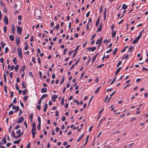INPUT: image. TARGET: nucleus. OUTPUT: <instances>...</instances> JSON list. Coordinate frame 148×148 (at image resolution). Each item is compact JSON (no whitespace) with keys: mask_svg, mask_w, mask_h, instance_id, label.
<instances>
[{"mask_svg":"<svg viewBox=\"0 0 148 148\" xmlns=\"http://www.w3.org/2000/svg\"><path fill=\"white\" fill-rule=\"evenodd\" d=\"M32 134H36V124L35 123H33L32 125Z\"/></svg>","mask_w":148,"mask_h":148,"instance_id":"1","label":"nucleus"},{"mask_svg":"<svg viewBox=\"0 0 148 148\" xmlns=\"http://www.w3.org/2000/svg\"><path fill=\"white\" fill-rule=\"evenodd\" d=\"M142 36V34H141L137 36V37L132 41V44H134L137 43L138 41Z\"/></svg>","mask_w":148,"mask_h":148,"instance_id":"2","label":"nucleus"},{"mask_svg":"<svg viewBox=\"0 0 148 148\" xmlns=\"http://www.w3.org/2000/svg\"><path fill=\"white\" fill-rule=\"evenodd\" d=\"M17 52L19 56L21 59L22 58V51H21V48H18L17 49Z\"/></svg>","mask_w":148,"mask_h":148,"instance_id":"3","label":"nucleus"},{"mask_svg":"<svg viewBox=\"0 0 148 148\" xmlns=\"http://www.w3.org/2000/svg\"><path fill=\"white\" fill-rule=\"evenodd\" d=\"M17 31L18 33V34H21V32L22 30V28L18 26H17Z\"/></svg>","mask_w":148,"mask_h":148,"instance_id":"4","label":"nucleus"},{"mask_svg":"<svg viewBox=\"0 0 148 148\" xmlns=\"http://www.w3.org/2000/svg\"><path fill=\"white\" fill-rule=\"evenodd\" d=\"M11 27H12L11 31H12V34L13 35H15V31L16 29V28L13 24L11 26Z\"/></svg>","mask_w":148,"mask_h":148,"instance_id":"5","label":"nucleus"},{"mask_svg":"<svg viewBox=\"0 0 148 148\" xmlns=\"http://www.w3.org/2000/svg\"><path fill=\"white\" fill-rule=\"evenodd\" d=\"M79 46H80V45H79L78 46H77L76 47V48L75 50V51H74V53H73V58H74L75 57V55L77 53V50H78L79 48Z\"/></svg>","mask_w":148,"mask_h":148,"instance_id":"6","label":"nucleus"},{"mask_svg":"<svg viewBox=\"0 0 148 148\" xmlns=\"http://www.w3.org/2000/svg\"><path fill=\"white\" fill-rule=\"evenodd\" d=\"M24 119V118L23 116H20L19 118V120L17 121V123H21L23 121Z\"/></svg>","mask_w":148,"mask_h":148,"instance_id":"7","label":"nucleus"},{"mask_svg":"<svg viewBox=\"0 0 148 148\" xmlns=\"http://www.w3.org/2000/svg\"><path fill=\"white\" fill-rule=\"evenodd\" d=\"M4 20L6 25H8V19L7 16L4 17Z\"/></svg>","mask_w":148,"mask_h":148,"instance_id":"8","label":"nucleus"},{"mask_svg":"<svg viewBox=\"0 0 148 148\" xmlns=\"http://www.w3.org/2000/svg\"><path fill=\"white\" fill-rule=\"evenodd\" d=\"M20 37H18V38H16V43L18 46L19 45L20 43Z\"/></svg>","mask_w":148,"mask_h":148,"instance_id":"9","label":"nucleus"},{"mask_svg":"<svg viewBox=\"0 0 148 148\" xmlns=\"http://www.w3.org/2000/svg\"><path fill=\"white\" fill-rule=\"evenodd\" d=\"M100 21V17H99L96 23V26H97L98 25Z\"/></svg>","mask_w":148,"mask_h":148,"instance_id":"10","label":"nucleus"},{"mask_svg":"<svg viewBox=\"0 0 148 148\" xmlns=\"http://www.w3.org/2000/svg\"><path fill=\"white\" fill-rule=\"evenodd\" d=\"M57 97L58 96L56 95L55 94H54L53 96L52 97L51 99L53 101H55L56 99H57Z\"/></svg>","mask_w":148,"mask_h":148,"instance_id":"11","label":"nucleus"},{"mask_svg":"<svg viewBox=\"0 0 148 148\" xmlns=\"http://www.w3.org/2000/svg\"><path fill=\"white\" fill-rule=\"evenodd\" d=\"M47 92V88H42L41 92L43 93Z\"/></svg>","mask_w":148,"mask_h":148,"instance_id":"12","label":"nucleus"},{"mask_svg":"<svg viewBox=\"0 0 148 148\" xmlns=\"http://www.w3.org/2000/svg\"><path fill=\"white\" fill-rule=\"evenodd\" d=\"M116 35V31L114 30H113L112 33H111V35L112 36V38H113Z\"/></svg>","mask_w":148,"mask_h":148,"instance_id":"13","label":"nucleus"},{"mask_svg":"<svg viewBox=\"0 0 148 148\" xmlns=\"http://www.w3.org/2000/svg\"><path fill=\"white\" fill-rule=\"evenodd\" d=\"M6 135H5L4 136V137L2 139V141L3 142V143L5 144L6 143Z\"/></svg>","mask_w":148,"mask_h":148,"instance_id":"14","label":"nucleus"},{"mask_svg":"<svg viewBox=\"0 0 148 148\" xmlns=\"http://www.w3.org/2000/svg\"><path fill=\"white\" fill-rule=\"evenodd\" d=\"M48 106L47 104L46 103L44 106V112H45L47 110Z\"/></svg>","mask_w":148,"mask_h":148,"instance_id":"15","label":"nucleus"},{"mask_svg":"<svg viewBox=\"0 0 148 148\" xmlns=\"http://www.w3.org/2000/svg\"><path fill=\"white\" fill-rule=\"evenodd\" d=\"M121 69V67H120L116 71V72L115 73V75H116L117 74L119 73L120 71V70Z\"/></svg>","mask_w":148,"mask_h":148,"instance_id":"16","label":"nucleus"},{"mask_svg":"<svg viewBox=\"0 0 148 148\" xmlns=\"http://www.w3.org/2000/svg\"><path fill=\"white\" fill-rule=\"evenodd\" d=\"M23 134V132H21V133H20L18 134L16 136V138H18L21 136Z\"/></svg>","mask_w":148,"mask_h":148,"instance_id":"17","label":"nucleus"},{"mask_svg":"<svg viewBox=\"0 0 148 148\" xmlns=\"http://www.w3.org/2000/svg\"><path fill=\"white\" fill-rule=\"evenodd\" d=\"M9 38L11 40L13 41L14 40V37L13 35H10L9 36Z\"/></svg>","mask_w":148,"mask_h":148,"instance_id":"18","label":"nucleus"},{"mask_svg":"<svg viewBox=\"0 0 148 148\" xmlns=\"http://www.w3.org/2000/svg\"><path fill=\"white\" fill-rule=\"evenodd\" d=\"M98 54H99L98 53H97V54L93 57V58L92 60V63H93L94 61L96 59V58L97 56L98 55Z\"/></svg>","mask_w":148,"mask_h":148,"instance_id":"19","label":"nucleus"},{"mask_svg":"<svg viewBox=\"0 0 148 148\" xmlns=\"http://www.w3.org/2000/svg\"><path fill=\"white\" fill-rule=\"evenodd\" d=\"M127 8V5H125V4L123 5L122 8L123 10H125Z\"/></svg>","mask_w":148,"mask_h":148,"instance_id":"20","label":"nucleus"},{"mask_svg":"<svg viewBox=\"0 0 148 148\" xmlns=\"http://www.w3.org/2000/svg\"><path fill=\"white\" fill-rule=\"evenodd\" d=\"M48 96V95L47 94H44L42 96V97H40V98H41V99H43L47 97Z\"/></svg>","mask_w":148,"mask_h":148,"instance_id":"21","label":"nucleus"},{"mask_svg":"<svg viewBox=\"0 0 148 148\" xmlns=\"http://www.w3.org/2000/svg\"><path fill=\"white\" fill-rule=\"evenodd\" d=\"M1 44L2 46V48L3 49L4 48V46L6 44L4 43L3 41H1Z\"/></svg>","mask_w":148,"mask_h":148,"instance_id":"22","label":"nucleus"},{"mask_svg":"<svg viewBox=\"0 0 148 148\" xmlns=\"http://www.w3.org/2000/svg\"><path fill=\"white\" fill-rule=\"evenodd\" d=\"M89 135H87V136L86 138V140L85 143L84 144V146H85L86 145V143H87L88 140L89 139Z\"/></svg>","mask_w":148,"mask_h":148,"instance_id":"23","label":"nucleus"},{"mask_svg":"<svg viewBox=\"0 0 148 148\" xmlns=\"http://www.w3.org/2000/svg\"><path fill=\"white\" fill-rule=\"evenodd\" d=\"M96 47H90V51H94L96 49Z\"/></svg>","mask_w":148,"mask_h":148,"instance_id":"24","label":"nucleus"},{"mask_svg":"<svg viewBox=\"0 0 148 148\" xmlns=\"http://www.w3.org/2000/svg\"><path fill=\"white\" fill-rule=\"evenodd\" d=\"M12 137L14 138H16V136H15L14 132V131H12Z\"/></svg>","mask_w":148,"mask_h":148,"instance_id":"25","label":"nucleus"},{"mask_svg":"<svg viewBox=\"0 0 148 148\" xmlns=\"http://www.w3.org/2000/svg\"><path fill=\"white\" fill-rule=\"evenodd\" d=\"M129 56V54H127L126 55L123 56L122 58V59L124 60L125 58H127Z\"/></svg>","mask_w":148,"mask_h":148,"instance_id":"26","label":"nucleus"},{"mask_svg":"<svg viewBox=\"0 0 148 148\" xmlns=\"http://www.w3.org/2000/svg\"><path fill=\"white\" fill-rule=\"evenodd\" d=\"M21 139H20L17 141H14L13 143L14 144H18L19 143Z\"/></svg>","mask_w":148,"mask_h":148,"instance_id":"27","label":"nucleus"},{"mask_svg":"<svg viewBox=\"0 0 148 148\" xmlns=\"http://www.w3.org/2000/svg\"><path fill=\"white\" fill-rule=\"evenodd\" d=\"M27 92V89H25V90H23V95H25L26 93Z\"/></svg>","mask_w":148,"mask_h":148,"instance_id":"28","label":"nucleus"},{"mask_svg":"<svg viewBox=\"0 0 148 148\" xmlns=\"http://www.w3.org/2000/svg\"><path fill=\"white\" fill-rule=\"evenodd\" d=\"M118 49L117 48H115L114 51L113 52V54L115 55L116 54V52L117 51Z\"/></svg>","mask_w":148,"mask_h":148,"instance_id":"29","label":"nucleus"},{"mask_svg":"<svg viewBox=\"0 0 148 148\" xmlns=\"http://www.w3.org/2000/svg\"><path fill=\"white\" fill-rule=\"evenodd\" d=\"M12 61L15 64H16L17 62V60L16 58H13L12 60Z\"/></svg>","mask_w":148,"mask_h":148,"instance_id":"30","label":"nucleus"},{"mask_svg":"<svg viewBox=\"0 0 148 148\" xmlns=\"http://www.w3.org/2000/svg\"><path fill=\"white\" fill-rule=\"evenodd\" d=\"M103 7L102 5H101L100 6V11L101 13H102V11H103Z\"/></svg>","mask_w":148,"mask_h":148,"instance_id":"31","label":"nucleus"},{"mask_svg":"<svg viewBox=\"0 0 148 148\" xmlns=\"http://www.w3.org/2000/svg\"><path fill=\"white\" fill-rule=\"evenodd\" d=\"M38 123L41 124V119L40 116H38Z\"/></svg>","mask_w":148,"mask_h":148,"instance_id":"32","label":"nucleus"},{"mask_svg":"<svg viewBox=\"0 0 148 148\" xmlns=\"http://www.w3.org/2000/svg\"><path fill=\"white\" fill-rule=\"evenodd\" d=\"M22 86L23 88H25L26 87V86L24 84V82L23 81L22 82Z\"/></svg>","mask_w":148,"mask_h":148,"instance_id":"33","label":"nucleus"},{"mask_svg":"<svg viewBox=\"0 0 148 148\" xmlns=\"http://www.w3.org/2000/svg\"><path fill=\"white\" fill-rule=\"evenodd\" d=\"M19 67L18 65H17L15 68V70L16 72H17Z\"/></svg>","mask_w":148,"mask_h":148,"instance_id":"34","label":"nucleus"},{"mask_svg":"<svg viewBox=\"0 0 148 148\" xmlns=\"http://www.w3.org/2000/svg\"><path fill=\"white\" fill-rule=\"evenodd\" d=\"M64 77H62L61 80L60 82V84H62L63 83V82L64 81Z\"/></svg>","mask_w":148,"mask_h":148,"instance_id":"35","label":"nucleus"},{"mask_svg":"<svg viewBox=\"0 0 148 148\" xmlns=\"http://www.w3.org/2000/svg\"><path fill=\"white\" fill-rule=\"evenodd\" d=\"M101 87V86H100L99 87H98L97 89L95 91V93H97L99 91L100 88Z\"/></svg>","mask_w":148,"mask_h":148,"instance_id":"36","label":"nucleus"},{"mask_svg":"<svg viewBox=\"0 0 148 148\" xmlns=\"http://www.w3.org/2000/svg\"><path fill=\"white\" fill-rule=\"evenodd\" d=\"M102 28V27H101V26H99V27L98 29L97 32H98V31L100 32V31H101V30Z\"/></svg>","mask_w":148,"mask_h":148,"instance_id":"37","label":"nucleus"},{"mask_svg":"<svg viewBox=\"0 0 148 148\" xmlns=\"http://www.w3.org/2000/svg\"><path fill=\"white\" fill-rule=\"evenodd\" d=\"M73 101H74V102L75 103H77V105H79V102L78 101V100H75V99H74Z\"/></svg>","mask_w":148,"mask_h":148,"instance_id":"38","label":"nucleus"},{"mask_svg":"<svg viewBox=\"0 0 148 148\" xmlns=\"http://www.w3.org/2000/svg\"><path fill=\"white\" fill-rule=\"evenodd\" d=\"M67 51V48H65L64 50V52H63V54L64 55H65L66 53V51Z\"/></svg>","mask_w":148,"mask_h":148,"instance_id":"39","label":"nucleus"},{"mask_svg":"<svg viewBox=\"0 0 148 148\" xmlns=\"http://www.w3.org/2000/svg\"><path fill=\"white\" fill-rule=\"evenodd\" d=\"M33 113H32L31 114V115H30V119L32 121V119L33 118Z\"/></svg>","mask_w":148,"mask_h":148,"instance_id":"40","label":"nucleus"},{"mask_svg":"<svg viewBox=\"0 0 148 148\" xmlns=\"http://www.w3.org/2000/svg\"><path fill=\"white\" fill-rule=\"evenodd\" d=\"M28 96L27 95H26V96H25L24 97H23V99L25 101H26L27 99H28Z\"/></svg>","mask_w":148,"mask_h":148,"instance_id":"41","label":"nucleus"},{"mask_svg":"<svg viewBox=\"0 0 148 148\" xmlns=\"http://www.w3.org/2000/svg\"><path fill=\"white\" fill-rule=\"evenodd\" d=\"M122 62L121 61H119L118 62V64H117L116 67H118L121 64Z\"/></svg>","mask_w":148,"mask_h":148,"instance_id":"42","label":"nucleus"},{"mask_svg":"<svg viewBox=\"0 0 148 148\" xmlns=\"http://www.w3.org/2000/svg\"><path fill=\"white\" fill-rule=\"evenodd\" d=\"M25 67H26V66H25V65L23 66L22 67V69H21V71H24L25 70Z\"/></svg>","mask_w":148,"mask_h":148,"instance_id":"43","label":"nucleus"},{"mask_svg":"<svg viewBox=\"0 0 148 148\" xmlns=\"http://www.w3.org/2000/svg\"><path fill=\"white\" fill-rule=\"evenodd\" d=\"M31 144V143L30 142H29L27 146V148H30V147Z\"/></svg>","mask_w":148,"mask_h":148,"instance_id":"44","label":"nucleus"},{"mask_svg":"<svg viewBox=\"0 0 148 148\" xmlns=\"http://www.w3.org/2000/svg\"><path fill=\"white\" fill-rule=\"evenodd\" d=\"M20 102L21 106V107L23 108H24V106L23 103H22L21 101H20Z\"/></svg>","mask_w":148,"mask_h":148,"instance_id":"45","label":"nucleus"},{"mask_svg":"<svg viewBox=\"0 0 148 148\" xmlns=\"http://www.w3.org/2000/svg\"><path fill=\"white\" fill-rule=\"evenodd\" d=\"M8 47H6L5 48V53H8Z\"/></svg>","mask_w":148,"mask_h":148,"instance_id":"46","label":"nucleus"},{"mask_svg":"<svg viewBox=\"0 0 148 148\" xmlns=\"http://www.w3.org/2000/svg\"><path fill=\"white\" fill-rule=\"evenodd\" d=\"M7 29L6 26H5L3 27V31L4 33H6Z\"/></svg>","mask_w":148,"mask_h":148,"instance_id":"47","label":"nucleus"},{"mask_svg":"<svg viewBox=\"0 0 148 148\" xmlns=\"http://www.w3.org/2000/svg\"><path fill=\"white\" fill-rule=\"evenodd\" d=\"M16 102H17L16 98V97H14V99L13 102L14 103H16Z\"/></svg>","mask_w":148,"mask_h":148,"instance_id":"48","label":"nucleus"},{"mask_svg":"<svg viewBox=\"0 0 148 148\" xmlns=\"http://www.w3.org/2000/svg\"><path fill=\"white\" fill-rule=\"evenodd\" d=\"M133 49V47H130L129 49V52H130V51H132V50Z\"/></svg>","mask_w":148,"mask_h":148,"instance_id":"49","label":"nucleus"},{"mask_svg":"<svg viewBox=\"0 0 148 148\" xmlns=\"http://www.w3.org/2000/svg\"><path fill=\"white\" fill-rule=\"evenodd\" d=\"M70 82H68L66 84V86L67 88H68L70 86Z\"/></svg>","mask_w":148,"mask_h":148,"instance_id":"50","label":"nucleus"},{"mask_svg":"<svg viewBox=\"0 0 148 148\" xmlns=\"http://www.w3.org/2000/svg\"><path fill=\"white\" fill-rule=\"evenodd\" d=\"M99 39H98L97 42H96V43H95V44L96 45V44H98L99 45H98V47L101 44H100L99 42Z\"/></svg>","mask_w":148,"mask_h":148,"instance_id":"51","label":"nucleus"},{"mask_svg":"<svg viewBox=\"0 0 148 148\" xmlns=\"http://www.w3.org/2000/svg\"><path fill=\"white\" fill-rule=\"evenodd\" d=\"M116 77V76L114 78V80L111 82V83H110L111 84H113V83L115 82V81Z\"/></svg>","mask_w":148,"mask_h":148,"instance_id":"52","label":"nucleus"},{"mask_svg":"<svg viewBox=\"0 0 148 148\" xmlns=\"http://www.w3.org/2000/svg\"><path fill=\"white\" fill-rule=\"evenodd\" d=\"M104 65V64H102L101 65H100L99 66H98L97 67V68H102V67Z\"/></svg>","mask_w":148,"mask_h":148,"instance_id":"53","label":"nucleus"},{"mask_svg":"<svg viewBox=\"0 0 148 148\" xmlns=\"http://www.w3.org/2000/svg\"><path fill=\"white\" fill-rule=\"evenodd\" d=\"M19 110V106H17V107L16 106V110L14 111L15 112H16L18 111Z\"/></svg>","mask_w":148,"mask_h":148,"instance_id":"54","label":"nucleus"},{"mask_svg":"<svg viewBox=\"0 0 148 148\" xmlns=\"http://www.w3.org/2000/svg\"><path fill=\"white\" fill-rule=\"evenodd\" d=\"M40 126L41 124H38V125L37 126V128L39 130H40Z\"/></svg>","mask_w":148,"mask_h":148,"instance_id":"55","label":"nucleus"},{"mask_svg":"<svg viewBox=\"0 0 148 148\" xmlns=\"http://www.w3.org/2000/svg\"><path fill=\"white\" fill-rule=\"evenodd\" d=\"M32 61L33 62L34 64L36 63L35 59L34 57H33L32 59Z\"/></svg>","mask_w":148,"mask_h":148,"instance_id":"56","label":"nucleus"},{"mask_svg":"<svg viewBox=\"0 0 148 148\" xmlns=\"http://www.w3.org/2000/svg\"><path fill=\"white\" fill-rule=\"evenodd\" d=\"M148 71V69L146 68L145 67H143L142 69V71Z\"/></svg>","mask_w":148,"mask_h":148,"instance_id":"57","label":"nucleus"},{"mask_svg":"<svg viewBox=\"0 0 148 148\" xmlns=\"http://www.w3.org/2000/svg\"><path fill=\"white\" fill-rule=\"evenodd\" d=\"M55 115L56 116H59L58 112L57 110L56 112Z\"/></svg>","mask_w":148,"mask_h":148,"instance_id":"58","label":"nucleus"},{"mask_svg":"<svg viewBox=\"0 0 148 148\" xmlns=\"http://www.w3.org/2000/svg\"><path fill=\"white\" fill-rule=\"evenodd\" d=\"M3 10L5 12L7 13L8 12V10L6 8V6H5V7H4Z\"/></svg>","mask_w":148,"mask_h":148,"instance_id":"59","label":"nucleus"},{"mask_svg":"<svg viewBox=\"0 0 148 148\" xmlns=\"http://www.w3.org/2000/svg\"><path fill=\"white\" fill-rule=\"evenodd\" d=\"M38 63L40 64L41 63V60L39 56L38 57Z\"/></svg>","mask_w":148,"mask_h":148,"instance_id":"60","label":"nucleus"},{"mask_svg":"<svg viewBox=\"0 0 148 148\" xmlns=\"http://www.w3.org/2000/svg\"><path fill=\"white\" fill-rule=\"evenodd\" d=\"M16 88L17 90H18L19 89V88L17 84H16L15 85Z\"/></svg>","mask_w":148,"mask_h":148,"instance_id":"61","label":"nucleus"},{"mask_svg":"<svg viewBox=\"0 0 148 148\" xmlns=\"http://www.w3.org/2000/svg\"><path fill=\"white\" fill-rule=\"evenodd\" d=\"M0 62L1 63H3V58H1L0 59Z\"/></svg>","mask_w":148,"mask_h":148,"instance_id":"62","label":"nucleus"},{"mask_svg":"<svg viewBox=\"0 0 148 148\" xmlns=\"http://www.w3.org/2000/svg\"><path fill=\"white\" fill-rule=\"evenodd\" d=\"M13 112H14L13 111H12V110L10 111L9 113V115H11L13 113Z\"/></svg>","mask_w":148,"mask_h":148,"instance_id":"63","label":"nucleus"},{"mask_svg":"<svg viewBox=\"0 0 148 148\" xmlns=\"http://www.w3.org/2000/svg\"><path fill=\"white\" fill-rule=\"evenodd\" d=\"M60 130V128L58 127H56V128L55 131L56 132H58Z\"/></svg>","mask_w":148,"mask_h":148,"instance_id":"64","label":"nucleus"}]
</instances>
